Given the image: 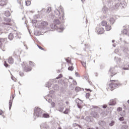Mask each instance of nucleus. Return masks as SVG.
Listing matches in <instances>:
<instances>
[{
  "label": "nucleus",
  "mask_w": 129,
  "mask_h": 129,
  "mask_svg": "<svg viewBox=\"0 0 129 129\" xmlns=\"http://www.w3.org/2000/svg\"><path fill=\"white\" fill-rule=\"evenodd\" d=\"M106 2H107V5L110 8V9H118L120 7V4L118 1H115V0H106Z\"/></svg>",
  "instance_id": "f257e3e1"
},
{
  "label": "nucleus",
  "mask_w": 129,
  "mask_h": 129,
  "mask_svg": "<svg viewBox=\"0 0 129 129\" xmlns=\"http://www.w3.org/2000/svg\"><path fill=\"white\" fill-rule=\"evenodd\" d=\"M21 66L23 67V69L25 72H29V71H31L32 70V68H31V66L34 67L35 66V63L29 61V62H23L22 63H21Z\"/></svg>",
  "instance_id": "f03ea898"
},
{
  "label": "nucleus",
  "mask_w": 129,
  "mask_h": 129,
  "mask_svg": "<svg viewBox=\"0 0 129 129\" xmlns=\"http://www.w3.org/2000/svg\"><path fill=\"white\" fill-rule=\"evenodd\" d=\"M40 25L39 29L42 33H47V31H50L49 29H46V27L48 25V22L46 21H42Z\"/></svg>",
  "instance_id": "7ed1b4c3"
},
{
  "label": "nucleus",
  "mask_w": 129,
  "mask_h": 129,
  "mask_svg": "<svg viewBox=\"0 0 129 129\" xmlns=\"http://www.w3.org/2000/svg\"><path fill=\"white\" fill-rule=\"evenodd\" d=\"M43 111L42 109L35 107L34 109V115L36 117H42Z\"/></svg>",
  "instance_id": "20e7f679"
},
{
  "label": "nucleus",
  "mask_w": 129,
  "mask_h": 129,
  "mask_svg": "<svg viewBox=\"0 0 129 129\" xmlns=\"http://www.w3.org/2000/svg\"><path fill=\"white\" fill-rule=\"evenodd\" d=\"M111 83L109 85V87L111 89H115V88H118L119 87L121 84L117 82V80H110Z\"/></svg>",
  "instance_id": "39448f33"
},
{
  "label": "nucleus",
  "mask_w": 129,
  "mask_h": 129,
  "mask_svg": "<svg viewBox=\"0 0 129 129\" xmlns=\"http://www.w3.org/2000/svg\"><path fill=\"white\" fill-rule=\"evenodd\" d=\"M14 38L15 40H20L21 36L18 35V33H11L8 35V39L10 41H13L14 40Z\"/></svg>",
  "instance_id": "423d86ee"
},
{
  "label": "nucleus",
  "mask_w": 129,
  "mask_h": 129,
  "mask_svg": "<svg viewBox=\"0 0 129 129\" xmlns=\"http://www.w3.org/2000/svg\"><path fill=\"white\" fill-rule=\"evenodd\" d=\"M52 11V8L51 7H48L47 9H43L40 11V14H41L42 16H46L47 14H49ZM38 13L39 12L38 11Z\"/></svg>",
  "instance_id": "0eeeda50"
},
{
  "label": "nucleus",
  "mask_w": 129,
  "mask_h": 129,
  "mask_svg": "<svg viewBox=\"0 0 129 129\" xmlns=\"http://www.w3.org/2000/svg\"><path fill=\"white\" fill-rule=\"evenodd\" d=\"M121 50L123 52V54L125 57H128L129 56V50L128 48L126 46L121 47Z\"/></svg>",
  "instance_id": "6e6552de"
},
{
  "label": "nucleus",
  "mask_w": 129,
  "mask_h": 129,
  "mask_svg": "<svg viewBox=\"0 0 129 129\" xmlns=\"http://www.w3.org/2000/svg\"><path fill=\"white\" fill-rule=\"evenodd\" d=\"M54 24L51 25V29L52 30H54V29H57L58 28V26L56 25H60L61 24V22L59 20V19H55L53 21Z\"/></svg>",
  "instance_id": "1a4fd4ad"
},
{
  "label": "nucleus",
  "mask_w": 129,
  "mask_h": 129,
  "mask_svg": "<svg viewBox=\"0 0 129 129\" xmlns=\"http://www.w3.org/2000/svg\"><path fill=\"white\" fill-rule=\"evenodd\" d=\"M115 68H116V67L114 68H111L109 70V74H110L111 77H113L115 75V74H116V70H115Z\"/></svg>",
  "instance_id": "9d476101"
},
{
  "label": "nucleus",
  "mask_w": 129,
  "mask_h": 129,
  "mask_svg": "<svg viewBox=\"0 0 129 129\" xmlns=\"http://www.w3.org/2000/svg\"><path fill=\"white\" fill-rule=\"evenodd\" d=\"M75 102L77 103V105L78 108H82V100H80L79 98H77L75 100Z\"/></svg>",
  "instance_id": "9b49d317"
},
{
  "label": "nucleus",
  "mask_w": 129,
  "mask_h": 129,
  "mask_svg": "<svg viewBox=\"0 0 129 129\" xmlns=\"http://www.w3.org/2000/svg\"><path fill=\"white\" fill-rule=\"evenodd\" d=\"M96 32H97V34L99 35H101L104 33V28H100V27H97L96 28Z\"/></svg>",
  "instance_id": "f8f14e48"
},
{
  "label": "nucleus",
  "mask_w": 129,
  "mask_h": 129,
  "mask_svg": "<svg viewBox=\"0 0 129 129\" xmlns=\"http://www.w3.org/2000/svg\"><path fill=\"white\" fill-rule=\"evenodd\" d=\"M91 115L92 117H94V118H98V117H99V114L95 111L91 112Z\"/></svg>",
  "instance_id": "ddd939ff"
},
{
  "label": "nucleus",
  "mask_w": 129,
  "mask_h": 129,
  "mask_svg": "<svg viewBox=\"0 0 129 129\" xmlns=\"http://www.w3.org/2000/svg\"><path fill=\"white\" fill-rule=\"evenodd\" d=\"M41 129H49V126L46 123H42L40 124Z\"/></svg>",
  "instance_id": "4468645a"
},
{
  "label": "nucleus",
  "mask_w": 129,
  "mask_h": 129,
  "mask_svg": "<svg viewBox=\"0 0 129 129\" xmlns=\"http://www.w3.org/2000/svg\"><path fill=\"white\" fill-rule=\"evenodd\" d=\"M4 40V38H0V49H1L2 51H5V50H4V49H5V44L2 43V40Z\"/></svg>",
  "instance_id": "2eb2a0df"
},
{
  "label": "nucleus",
  "mask_w": 129,
  "mask_h": 129,
  "mask_svg": "<svg viewBox=\"0 0 129 129\" xmlns=\"http://www.w3.org/2000/svg\"><path fill=\"white\" fill-rule=\"evenodd\" d=\"M12 99H10L9 100V110H11L12 109V106L13 105V101L14 100V98H15V97L14 96H12Z\"/></svg>",
  "instance_id": "dca6fc26"
},
{
  "label": "nucleus",
  "mask_w": 129,
  "mask_h": 129,
  "mask_svg": "<svg viewBox=\"0 0 129 129\" xmlns=\"http://www.w3.org/2000/svg\"><path fill=\"white\" fill-rule=\"evenodd\" d=\"M98 124L101 126H105V125H106V122L103 120H100L98 122Z\"/></svg>",
  "instance_id": "f3484780"
},
{
  "label": "nucleus",
  "mask_w": 129,
  "mask_h": 129,
  "mask_svg": "<svg viewBox=\"0 0 129 129\" xmlns=\"http://www.w3.org/2000/svg\"><path fill=\"white\" fill-rule=\"evenodd\" d=\"M7 5V0H0V6L4 7Z\"/></svg>",
  "instance_id": "a211bd4d"
},
{
  "label": "nucleus",
  "mask_w": 129,
  "mask_h": 129,
  "mask_svg": "<svg viewBox=\"0 0 129 129\" xmlns=\"http://www.w3.org/2000/svg\"><path fill=\"white\" fill-rule=\"evenodd\" d=\"M116 102L115 100L113 99H111L110 100L109 102L108 103L109 105H115Z\"/></svg>",
  "instance_id": "6ab92c4d"
},
{
  "label": "nucleus",
  "mask_w": 129,
  "mask_h": 129,
  "mask_svg": "<svg viewBox=\"0 0 129 129\" xmlns=\"http://www.w3.org/2000/svg\"><path fill=\"white\" fill-rule=\"evenodd\" d=\"M120 4V7L121 9H123L124 7L126 6V3L124 1H123L122 2L119 3Z\"/></svg>",
  "instance_id": "aec40b11"
},
{
  "label": "nucleus",
  "mask_w": 129,
  "mask_h": 129,
  "mask_svg": "<svg viewBox=\"0 0 129 129\" xmlns=\"http://www.w3.org/2000/svg\"><path fill=\"white\" fill-rule=\"evenodd\" d=\"M15 62V60H14V58L10 57H9V58L8 59V63H9V64H14V62Z\"/></svg>",
  "instance_id": "412c9836"
},
{
  "label": "nucleus",
  "mask_w": 129,
  "mask_h": 129,
  "mask_svg": "<svg viewBox=\"0 0 129 129\" xmlns=\"http://www.w3.org/2000/svg\"><path fill=\"white\" fill-rule=\"evenodd\" d=\"M54 14L57 17H60V15H61L60 11H59V10H58V9H56V10L54 11Z\"/></svg>",
  "instance_id": "4be33fe9"
},
{
  "label": "nucleus",
  "mask_w": 129,
  "mask_h": 129,
  "mask_svg": "<svg viewBox=\"0 0 129 129\" xmlns=\"http://www.w3.org/2000/svg\"><path fill=\"white\" fill-rule=\"evenodd\" d=\"M41 117H44L45 118H49V117H50V115H49V114L43 113L42 114Z\"/></svg>",
  "instance_id": "5701e85b"
},
{
  "label": "nucleus",
  "mask_w": 129,
  "mask_h": 129,
  "mask_svg": "<svg viewBox=\"0 0 129 129\" xmlns=\"http://www.w3.org/2000/svg\"><path fill=\"white\" fill-rule=\"evenodd\" d=\"M4 15L6 17L8 18V17H10L11 16V13L9 11H5Z\"/></svg>",
  "instance_id": "b1692460"
},
{
  "label": "nucleus",
  "mask_w": 129,
  "mask_h": 129,
  "mask_svg": "<svg viewBox=\"0 0 129 129\" xmlns=\"http://www.w3.org/2000/svg\"><path fill=\"white\" fill-rule=\"evenodd\" d=\"M122 33L124 34V35H127L128 37H129V33H127V30L126 29H124L122 31Z\"/></svg>",
  "instance_id": "393cba45"
},
{
  "label": "nucleus",
  "mask_w": 129,
  "mask_h": 129,
  "mask_svg": "<svg viewBox=\"0 0 129 129\" xmlns=\"http://www.w3.org/2000/svg\"><path fill=\"white\" fill-rule=\"evenodd\" d=\"M18 54H19V50H15L13 53V56H14V57H18Z\"/></svg>",
  "instance_id": "a878e982"
},
{
  "label": "nucleus",
  "mask_w": 129,
  "mask_h": 129,
  "mask_svg": "<svg viewBox=\"0 0 129 129\" xmlns=\"http://www.w3.org/2000/svg\"><path fill=\"white\" fill-rule=\"evenodd\" d=\"M100 25H101L103 27H105L106 26H107V22L106 21H102L101 24Z\"/></svg>",
  "instance_id": "bb28decb"
},
{
  "label": "nucleus",
  "mask_w": 129,
  "mask_h": 129,
  "mask_svg": "<svg viewBox=\"0 0 129 129\" xmlns=\"http://www.w3.org/2000/svg\"><path fill=\"white\" fill-rule=\"evenodd\" d=\"M102 11L104 14H106V13H107V7L104 6L102 8Z\"/></svg>",
  "instance_id": "cd10ccee"
},
{
  "label": "nucleus",
  "mask_w": 129,
  "mask_h": 129,
  "mask_svg": "<svg viewBox=\"0 0 129 129\" xmlns=\"http://www.w3.org/2000/svg\"><path fill=\"white\" fill-rule=\"evenodd\" d=\"M105 29L106 30V31H110V30H111V26L107 25L105 27Z\"/></svg>",
  "instance_id": "c85d7f7f"
},
{
  "label": "nucleus",
  "mask_w": 129,
  "mask_h": 129,
  "mask_svg": "<svg viewBox=\"0 0 129 129\" xmlns=\"http://www.w3.org/2000/svg\"><path fill=\"white\" fill-rule=\"evenodd\" d=\"M34 35L35 36H40L41 35V32L39 31V30H35L34 31Z\"/></svg>",
  "instance_id": "c756f323"
},
{
  "label": "nucleus",
  "mask_w": 129,
  "mask_h": 129,
  "mask_svg": "<svg viewBox=\"0 0 129 129\" xmlns=\"http://www.w3.org/2000/svg\"><path fill=\"white\" fill-rule=\"evenodd\" d=\"M109 22L111 25H113L114 24V22H115V20H114V18H111L109 20Z\"/></svg>",
  "instance_id": "7c9ffc66"
},
{
  "label": "nucleus",
  "mask_w": 129,
  "mask_h": 129,
  "mask_svg": "<svg viewBox=\"0 0 129 129\" xmlns=\"http://www.w3.org/2000/svg\"><path fill=\"white\" fill-rule=\"evenodd\" d=\"M52 87L54 90H59V86L57 84L54 85Z\"/></svg>",
  "instance_id": "2f4dec72"
},
{
  "label": "nucleus",
  "mask_w": 129,
  "mask_h": 129,
  "mask_svg": "<svg viewBox=\"0 0 129 129\" xmlns=\"http://www.w3.org/2000/svg\"><path fill=\"white\" fill-rule=\"evenodd\" d=\"M51 85H52V84H51L50 82H48L45 84V87H48V88H50Z\"/></svg>",
  "instance_id": "473e14b6"
},
{
  "label": "nucleus",
  "mask_w": 129,
  "mask_h": 129,
  "mask_svg": "<svg viewBox=\"0 0 129 129\" xmlns=\"http://www.w3.org/2000/svg\"><path fill=\"white\" fill-rule=\"evenodd\" d=\"M4 20L5 21V22H7V23H10L11 22V21H12V20H11V19L9 18H5Z\"/></svg>",
  "instance_id": "72a5a7b5"
},
{
  "label": "nucleus",
  "mask_w": 129,
  "mask_h": 129,
  "mask_svg": "<svg viewBox=\"0 0 129 129\" xmlns=\"http://www.w3.org/2000/svg\"><path fill=\"white\" fill-rule=\"evenodd\" d=\"M64 114H68L69 113V109L66 108V110L63 111Z\"/></svg>",
  "instance_id": "f704fd0d"
},
{
  "label": "nucleus",
  "mask_w": 129,
  "mask_h": 129,
  "mask_svg": "<svg viewBox=\"0 0 129 129\" xmlns=\"http://www.w3.org/2000/svg\"><path fill=\"white\" fill-rule=\"evenodd\" d=\"M100 115H101V116H102V117H105V116H106V114L105 113V112L104 111H102Z\"/></svg>",
  "instance_id": "c9c22d12"
},
{
  "label": "nucleus",
  "mask_w": 129,
  "mask_h": 129,
  "mask_svg": "<svg viewBox=\"0 0 129 129\" xmlns=\"http://www.w3.org/2000/svg\"><path fill=\"white\" fill-rule=\"evenodd\" d=\"M25 4H26V6H27V7H29V6L31 5V2L29 1H26Z\"/></svg>",
  "instance_id": "e433bc0d"
},
{
  "label": "nucleus",
  "mask_w": 129,
  "mask_h": 129,
  "mask_svg": "<svg viewBox=\"0 0 129 129\" xmlns=\"http://www.w3.org/2000/svg\"><path fill=\"white\" fill-rule=\"evenodd\" d=\"M68 70H69L70 71H73V70H74V68L73 66L69 67L68 68Z\"/></svg>",
  "instance_id": "4c0bfd02"
},
{
  "label": "nucleus",
  "mask_w": 129,
  "mask_h": 129,
  "mask_svg": "<svg viewBox=\"0 0 129 129\" xmlns=\"http://www.w3.org/2000/svg\"><path fill=\"white\" fill-rule=\"evenodd\" d=\"M81 63L82 65V66H83V67H86V62H84V61H81Z\"/></svg>",
  "instance_id": "58836bf2"
},
{
  "label": "nucleus",
  "mask_w": 129,
  "mask_h": 129,
  "mask_svg": "<svg viewBox=\"0 0 129 129\" xmlns=\"http://www.w3.org/2000/svg\"><path fill=\"white\" fill-rule=\"evenodd\" d=\"M19 75L21 76V77H24L25 76V75L24 74V72H22V71L19 72Z\"/></svg>",
  "instance_id": "ea45409f"
},
{
  "label": "nucleus",
  "mask_w": 129,
  "mask_h": 129,
  "mask_svg": "<svg viewBox=\"0 0 129 129\" xmlns=\"http://www.w3.org/2000/svg\"><path fill=\"white\" fill-rule=\"evenodd\" d=\"M127 125H123L121 127V129H127Z\"/></svg>",
  "instance_id": "a19ab883"
},
{
  "label": "nucleus",
  "mask_w": 129,
  "mask_h": 129,
  "mask_svg": "<svg viewBox=\"0 0 129 129\" xmlns=\"http://www.w3.org/2000/svg\"><path fill=\"white\" fill-rule=\"evenodd\" d=\"M63 77V75L61 74H60L58 77L56 78V79H59V78H62Z\"/></svg>",
  "instance_id": "79ce46f5"
},
{
  "label": "nucleus",
  "mask_w": 129,
  "mask_h": 129,
  "mask_svg": "<svg viewBox=\"0 0 129 129\" xmlns=\"http://www.w3.org/2000/svg\"><path fill=\"white\" fill-rule=\"evenodd\" d=\"M114 125V121L113 120L111 121V122L109 124V125H110V126H112Z\"/></svg>",
  "instance_id": "37998d69"
},
{
  "label": "nucleus",
  "mask_w": 129,
  "mask_h": 129,
  "mask_svg": "<svg viewBox=\"0 0 129 129\" xmlns=\"http://www.w3.org/2000/svg\"><path fill=\"white\" fill-rule=\"evenodd\" d=\"M58 29H59V30H61V31L64 30V27H63V25H60V26L58 27Z\"/></svg>",
  "instance_id": "c03bdc74"
},
{
  "label": "nucleus",
  "mask_w": 129,
  "mask_h": 129,
  "mask_svg": "<svg viewBox=\"0 0 129 129\" xmlns=\"http://www.w3.org/2000/svg\"><path fill=\"white\" fill-rule=\"evenodd\" d=\"M119 120L120 121H123V120H124V118L122 116V117H120L119 118H118Z\"/></svg>",
  "instance_id": "a18cd8bd"
},
{
  "label": "nucleus",
  "mask_w": 129,
  "mask_h": 129,
  "mask_svg": "<svg viewBox=\"0 0 129 129\" xmlns=\"http://www.w3.org/2000/svg\"><path fill=\"white\" fill-rule=\"evenodd\" d=\"M75 90L76 91H80V90H81V88L79 87H77L75 88Z\"/></svg>",
  "instance_id": "49530a36"
},
{
  "label": "nucleus",
  "mask_w": 129,
  "mask_h": 129,
  "mask_svg": "<svg viewBox=\"0 0 129 129\" xmlns=\"http://www.w3.org/2000/svg\"><path fill=\"white\" fill-rule=\"evenodd\" d=\"M2 26H11V24L8 23H3Z\"/></svg>",
  "instance_id": "de8ad7c7"
},
{
  "label": "nucleus",
  "mask_w": 129,
  "mask_h": 129,
  "mask_svg": "<svg viewBox=\"0 0 129 129\" xmlns=\"http://www.w3.org/2000/svg\"><path fill=\"white\" fill-rule=\"evenodd\" d=\"M4 66H5L6 67V68H7V67H9V64H8V63H7L6 61L4 62Z\"/></svg>",
  "instance_id": "09e8293b"
},
{
  "label": "nucleus",
  "mask_w": 129,
  "mask_h": 129,
  "mask_svg": "<svg viewBox=\"0 0 129 129\" xmlns=\"http://www.w3.org/2000/svg\"><path fill=\"white\" fill-rule=\"evenodd\" d=\"M89 96H90V94L89 93H87L86 94V97L87 98H89Z\"/></svg>",
  "instance_id": "8fccbe9b"
},
{
  "label": "nucleus",
  "mask_w": 129,
  "mask_h": 129,
  "mask_svg": "<svg viewBox=\"0 0 129 129\" xmlns=\"http://www.w3.org/2000/svg\"><path fill=\"white\" fill-rule=\"evenodd\" d=\"M37 46L38 47L39 49H40V50H44V48L42 47V46L39 45H37Z\"/></svg>",
  "instance_id": "3c124183"
},
{
  "label": "nucleus",
  "mask_w": 129,
  "mask_h": 129,
  "mask_svg": "<svg viewBox=\"0 0 129 129\" xmlns=\"http://www.w3.org/2000/svg\"><path fill=\"white\" fill-rule=\"evenodd\" d=\"M51 105L52 107H55V103L54 102H51Z\"/></svg>",
  "instance_id": "603ef678"
},
{
  "label": "nucleus",
  "mask_w": 129,
  "mask_h": 129,
  "mask_svg": "<svg viewBox=\"0 0 129 129\" xmlns=\"http://www.w3.org/2000/svg\"><path fill=\"white\" fill-rule=\"evenodd\" d=\"M117 110V111H121V110H122V108L121 107H118Z\"/></svg>",
  "instance_id": "864d4df0"
},
{
  "label": "nucleus",
  "mask_w": 129,
  "mask_h": 129,
  "mask_svg": "<svg viewBox=\"0 0 129 129\" xmlns=\"http://www.w3.org/2000/svg\"><path fill=\"white\" fill-rule=\"evenodd\" d=\"M32 24H37V20H33L32 21Z\"/></svg>",
  "instance_id": "5fc2aeb1"
},
{
  "label": "nucleus",
  "mask_w": 129,
  "mask_h": 129,
  "mask_svg": "<svg viewBox=\"0 0 129 129\" xmlns=\"http://www.w3.org/2000/svg\"><path fill=\"white\" fill-rule=\"evenodd\" d=\"M106 107H107V105H102V108H104V109H105V108H106Z\"/></svg>",
  "instance_id": "6e6d98bb"
},
{
  "label": "nucleus",
  "mask_w": 129,
  "mask_h": 129,
  "mask_svg": "<svg viewBox=\"0 0 129 129\" xmlns=\"http://www.w3.org/2000/svg\"><path fill=\"white\" fill-rule=\"evenodd\" d=\"M123 111V112L122 114H121V115L122 116H124V115H125V111Z\"/></svg>",
  "instance_id": "4d7b16f0"
},
{
  "label": "nucleus",
  "mask_w": 129,
  "mask_h": 129,
  "mask_svg": "<svg viewBox=\"0 0 129 129\" xmlns=\"http://www.w3.org/2000/svg\"><path fill=\"white\" fill-rule=\"evenodd\" d=\"M122 69L123 70H129L128 68H125V67L123 68Z\"/></svg>",
  "instance_id": "13d9d810"
},
{
  "label": "nucleus",
  "mask_w": 129,
  "mask_h": 129,
  "mask_svg": "<svg viewBox=\"0 0 129 129\" xmlns=\"http://www.w3.org/2000/svg\"><path fill=\"white\" fill-rule=\"evenodd\" d=\"M4 113V111H3V110L0 109V115H2L3 113Z\"/></svg>",
  "instance_id": "bf43d9fd"
},
{
  "label": "nucleus",
  "mask_w": 129,
  "mask_h": 129,
  "mask_svg": "<svg viewBox=\"0 0 129 129\" xmlns=\"http://www.w3.org/2000/svg\"><path fill=\"white\" fill-rule=\"evenodd\" d=\"M48 102H49V103H51V102H52V100L51 99H49L48 100Z\"/></svg>",
  "instance_id": "052dcab7"
},
{
  "label": "nucleus",
  "mask_w": 129,
  "mask_h": 129,
  "mask_svg": "<svg viewBox=\"0 0 129 129\" xmlns=\"http://www.w3.org/2000/svg\"><path fill=\"white\" fill-rule=\"evenodd\" d=\"M3 33L4 32L3 31V30L0 29V35H2V34H3Z\"/></svg>",
  "instance_id": "680f3d73"
},
{
  "label": "nucleus",
  "mask_w": 129,
  "mask_h": 129,
  "mask_svg": "<svg viewBox=\"0 0 129 129\" xmlns=\"http://www.w3.org/2000/svg\"><path fill=\"white\" fill-rule=\"evenodd\" d=\"M75 74H76V76H77L78 77H79V74H78V73L76 72L75 73Z\"/></svg>",
  "instance_id": "e2e57ef3"
},
{
  "label": "nucleus",
  "mask_w": 129,
  "mask_h": 129,
  "mask_svg": "<svg viewBox=\"0 0 129 129\" xmlns=\"http://www.w3.org/2000/svg\"><path fill=\"white\" fill-rule=\"evenodd\" d=\"M86 90L87 91H91V90L90 89H86Z\"/></svg>",
  "instance_id": "0e129e2a"
},
{
  "label": "nucleus",
  "mask_w": 129,
  "mask_h": 129,
  "mask_svg": "<svg viewBox=\"0 0 129 129\" xmlns=\"http://www.w3.org/2000/svg\"><path fill=\"white\" fill-rule=\"evenodd\" d=\"M93 108H97V106H92Z\"/></svg>",
  "instance_id": "69168bd1"
},
{
  "label": "nucleus",
  "mask_w": 129,
  "mask_h": 129,
  "mask_svg": "<svg viewBox=\"0 0 129 129\" xmlns=\"http://www.w3.org/2000/svg\"><path fill=\"white\" fill-rule=\"evenodd\" d=\"M17 2L18 3V4H19L20 5H21V1H19V0H17Z\"/></svg>",
  "instance_id": "338daca9"
},
{
  "label": "nucleus",
  "mask_w": 129,
  "mask_h": 129,
  "mask_svg": "<svg viewBox=\"0 0 129 129\" xmlns=\"http://www.w3.org/2000/svg\"><path fill=\"white\" fill-rule=\"evenodd\" d=\"M87 129H94V128H93L89 127V128H87Z\"/></svg>",
  "instance_id": "774afa93"
}]
</instances>
